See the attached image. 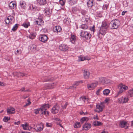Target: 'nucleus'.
Here are the masks:
<instances>
[{
  "label": "nucleus",
  "instance_id": "obj_1",
  "mask_svg": "<svg viewBox=\"0 0 133 133\" xmlns=\"http://www.w3.org/2000/svg\"><path fill=\"white\" fill-rule=\"evenodd\" d=\"M119 91L118 92L116 97H118L119 95L121 94L123 92L127 90L128 87L122 83L119 84L118 86Z\"/></svg>",
  "mask_w": 133,
  "mask_h": 133
},
{
  "label": "nucleus",
  "instance_id": "obj_2",
  "mask_svg": "<svg viewBox=\"0 0 133 133\" xmlns=\"http://www.w3.org/2000/svg\"><path fill=\"white\" fill-rule=\"evenodd\" d=\"M111 29H116L120 25V22L118 19H115L112 20L110 23Z\"/></svg>",
  "mask_w": 133,
  "mask_h": 133
},
{
  "label": "nucleus",
  "instance_id": "obj_3",
  "mask_svg": "<svg viewBox=\"0 0 133 133\" xmlns=\"http://www.w3.org/2000/svg\"><path fill=\"white\" fill-rule=\"evenodd\" d=\"M79 35L81 36L86 39H89L91 37V34L85 30H81Z\"/></svg>",
  "mask_w": 133,
  "mask_h": 133
},
{
  "label": "nucleus",
  "instance_id": "obj_4",
  "mask_svg": "<svg viewBox=\"0 0 133 133\" xmlns=\"http://www.w3.org/2000/svg\"><path fill=\"white\" fill-rule=\"evenodd\" d=\"M46 107L48 108L50 107V106L49 104H45L42 105L40 108L35 109L34 112L35 114H38L39 111H42L44 109H45Z\"/></svg>",
  "mask_w": 133,
  "mask_h": 133
},
{
  "label": "nucleus",
  "instance_id": "obj_5",
  "mask_svg": "<svg viewBox=\"0 0 133 133\" xmlns=\"http://www.w3.org/2000/svg\"><path fill=\"white\" fill-rule=\"evenodd\" d=\"M104 105L103 103H101L99 104H97L96 105V109L95 111L99 113L102 112L103 109Z\"/></svg>",
  "mask_w": 133,
  "mask_h": 133
},
{
  "label": "nucleus",
  "instance_id": "obj_6",
  "mask_svg": "<svg viewBox=\"0 0 133 133\" xmlns=\"http://www.w3.org/2000/svg\"><path fill=\"white\" fill-rule=\"evenodd\" d=\"M60 108L59 105L56 104L54 105L51 110V112L54 114L58 113Z\"/></svg>",
  "mask_w": 133,
  "mask_h": 133
},
{
  "label": "nucleus",
  "instance_id": "obj_7",
  "mask_svg": "<svg viewBox=\"0 0 133 133\" xmlns=\"http://www.w3.org/2000/svg\"><path fill=\"white\" fill-rule=\"evenodd\" d=\"M34 128L37 132L41 131L42 130L43 128V124L42 123L37 124Z\"/></svg>",
  "mask_w": 133,
  "mask_h": 133
},
{
  "label": "nucleus",
  "instance_id": "obj_8",
  "mask_svg": "<svg viewBox=\"0 0 133 133\" xmlns=\"http://www.w3.org/2000/svg\"><path fill=\"white\" fill-rule=\"evenodd\" d=\"M68 46L65 44H61L59 47V50L62 51H65L68 49Z\"/></svg>",
  "mask_w": 133,
  "mask_h": 133
},
{
  "label": "nucleus",
  "instance_id": "obj_9",
  "mask_svg": "<svg viewBox=\"0 0 133 133\" xmlns=\"http://www.w3.org/2000/svg\"><path fill=\"white\" fill-rule=\"evenodd\" d=\"M48 39V37L45 35H41L39 37V40L43 42H45Z\"/></svg>",
  "mask_w": 133,
  "mask_h": 133
},
{
  "label": "nucleus",
  "instance_id": "obj_10",
  "mask_svg": "<svg viewBox=\"0 0 133 133\" xmlns=\"http://www.w3.org/2000/svg\"><path fill=\"white\" fill-rule=\"evenodd\" d=\"M34 23L39 25H43V21L42 19L40 18H38L36 19V21L34 22Z\"/></svg>",
  "mask_w": 133,
  "mask_h": 133
},
{
  "label": "nucleus",
  "instance_id": "obj_11",
  "mask_svg": "<svg viewBox=\"0 0 133 133\" xmlns=\"http://www.w3.org/2000/svg\"><path fill=\"white\" fill-rule=\"evenodd\" d=\"M90 75V73L89 71L86 69L84 70L83 76L85 78H88L89 77Z\"/></svg>",
  "mask_w": 133,
  "mask_h": 133
},
{
  "label": "nucleus",
  "instance_id": "obj_12",
  "mask_svg": "<svg viewBox=\"0 0 133 133\" xmlns=\"http://www.w3.org/2000/svg\"><path fill=\"white\" fill-rule=\"evenodd\" d=\"M108 26V23L105 21H103L102 22V26L101 28L104 29L105 30H107Z\"/></svg>",
  "mask_w": 133,
  "mask_h": 133
},
{
  "label": "nucleus",
  "instance_id": "obj_13",
  "mask_svg": "<svg viewBox=\"0 0 133 133\" xmlns=\"http://www.w3.org/2000/svg\"><path fill=\"white\" fill-rule=\"evenodd\" d=\"M97 85L96 83H92L91 84H88L87 85L88 88L90 90H92L95 88Z\"/></svg>",
  "mask_w": 133,
  "mask_h": 133
},
{
  "label": "nucleus",
  "instance_id": "obj_14",
  "mask_svg": "<svg viewBox=\"0 0 133 133\" xmlns=\"http://www.w3.org/2000/svg\"><path fill=\"white\" fill-rule=\"evenodd\" d=\"M97 79V83L104 84L106 82V78L103 77L98 78Z\"/></svg>",
  "mask_w": 133,
  "mask_h": 133
},
{
  "label": "nucleus",
  "instance_id": "obj_15",
  "mask_svg": "<svg viewBox=\"0 0 133 133\" xmlns=\"http://www.w3.org/2000/svg\"><path fill=\"white\" fill-rule=\"evenodd\" d=\"M81 82V81H76L74 83L72 86L69 87L68 88H67V89H73V88H76V87L79 85V83Z\"/></svg>",
  "mask_w": 133,
  "mask_h": 133
},
{
  "label": "nucleus",
  "instance_id": "obj_16",
  "mask_svg": "<svg viewBox=\"0 0 133 133\" xmlns=\"http://www.w3.org/2000/svg\"><path fill=\"white\" fill-rule=\"evenodd\" d=\"M61 30V28L59 26H56L54 27L53 28V31L57 33L60 32Z\"/></svg>",
  "mask_w": 133,
  "mask_h": 133
},
{
  "label": "nucleus",
  "instance_id": "obj_17",
  "mask_svg": "<svg viewBox=\"0 0 133 133\" xmlns=\"http://www.w3.org/2000/svg\"><path fill=\"white\" fill-rule=\"evenodd\" d=\"M7 113L8 114H11L15 113V109L12 107H10L7 109Z\"/></svg>",
  "mask_w": 133,
  "mask_h": 133
},
{
  "label": "nucleus",
  "instance_id": "obj_18",
  "mask_svg": "<svg viewBox=\"0 0 133 133\" xmlns=\"http://www.w3.org/2000/svg\"><path fill=\"white\" fill-rule=\"evenodd\" d=\"M91 125L89 123H85L83 126V127L84 129L87 130L89 129L91 127Z\"/></svg>",
  "mask_w": 133,
  "mask_h": 133
},
{
  "label": "nucleus",
  "instance_id": "obj_19",
  "mask_svg": "<svg viewBox=\"0 0 133 133\" xmlns=\"http://www.w3.org/2000/svg\"><path fill=\"white\" fill-rule=\"evenodd\" d=\"M9 5L10 9H13L14 8L15 6L16 7V3L14 1H11Z\"/></svg>",
  "mask_w": 133,
  "mask_h": 133
},
{
  "label": "nucleus",
  "instance_id": "obj_20",
  "mask_svg": "<svg viewBox=\"0 0 133 133\" xmlns=\"http://www.w3.org/2000/svg\"><path fill=\"white\" fill-rule=\"evenodd\" d=\"M76 36L74 35H71L70 39V41L72 43L74 44L76 41Z\"/></svg>",
  "mask_w": 133,
  "mask_h": 133
},
{
  "label": "nucleus",
  "instance_id": "obj_21",
  "mask_svg": "<svg viewBox=\"0 0 133 133\" xmlns=\"http://www.w3.org/2000/svg\"><path fill=\"white\" fill-rule=\"evenodd\" d=\"M37 2L40 5H44L46 3V0H37Z\"/></svg>",
  "mask_w": 133,
  "mask_h": 133
},
{
  "label": "nucleus",
  "instance_id": "obj_22",
  "mask_svg": "<svg viewBox=\"0 0 133 133\" xmlns=\"http://www.w3.org/2000/svg\"><path fill=\"white\" fill-rule=\"evenodd\" d=\"M127 122L124 121H121L120 122L119 126L122 127L123 128L127 125Z\"/></svg>",
  "mask_w": 133,
  "mask_h": 133
},
{
  "label": "nucleus",
  "instance_id": "obj_23",
  "mask_svg": "<svg viewBox=\"0 0 133 133\" xmlns=\"http://www.w3.org/2000/svg\"><path fill=\"white\" fill-rule=\"evenodd\" d=\"M37 49V46L35 44H32L30 47V49L32 51L34 52L36 51Z\"/></svg>",
  "mask_w": 133,
  "mask_h": 133
},
{
  "label": "nucleus",
  "instance_id": "obj_24",
  "mask_svg": "<svg viewBox=\"0 0 133 133\" xmlns=\"http://www.w3.org/2000/svg\"><path fill=\"white\" fill-rule=\"evenodd\" d=\"M94 1L93 0H89L87 2V5L89 7H92L93 5Z\"/></svg>",
  "mask_w": 133,
  "mask_h": 133
},
{
  "label": "nucleus",
  "instance_id": "obj_25",
  "mask_svg": "<svg viewBox=\"0 0 133 133\" xmlns=\"http://www.w3.org/2000/svg\"><path fill=\"white\" fill-rule=\"evenodd\" d=\"M44 12L46 15H49L50 14H51L52 12L48 8H45L44 10Z\"/></svg>",
  "mask_w": 133,
  "mask_h": 133
},
{
  "label": "nucleus",
  "instance_id": "obj_26",
  "mask_svg": "<svg viewBox=\"0 0 133 133\" xmlns=\"http://www.w3.org/2000/svg\"><path fill=\"white\" fill-rule=\"evenodd\" d=\"M93 125L95 126H99L102 125V123L100 122L95 121L93 123Z\"/></svg>",
  "mask_w": 133,
  "mask_h": 133
},
{
  "label": "nucleus",
  "instance_id": "obj_27",
  "mask_svg": "<svg viewBox=\"0 0 133 133\" xmlns=\"http://www.w3.org/2000/svg\"><path fill=\"white\" fill-rule=\"evenodd\" d=\"M107 30H105L104 29L101 28L100 30L99 31V34L100 35H102L104 36L105 34V31Z\"/></svg>",
  "mask_w": 133,
  "mask_h": 133
},
{
  "label": "nucleus",
  "instance_id": "obj_28",
  "mask_svg": "<svg viewBox=\"0 0 133 133\" xmlns=\"http://www.w3.org/2000/svg\"><path fill=\"white\" fill-rule=\"evenodd\" d=\"M21 125L23 127V129L25 130H29L28 124L27 123H26L25 124H22Z\"/></svg>",
  "mask_w": 133,
  "mask_h": 133
},
{
  "label": "nucleus",
  "instance_id": "obj_29",
  "mask_svg": "<svg viewBox=\"0 0 133 133\" xmlns=\"http://www.w3.org/2000/svg\"><path fill=\"white\" fill-rule=\"evenodd\" d=\"M110 92V90L108 89H105L103 91V94L104 95L107 96L109 95Z\"/></svg>",
  "mask_w": 133,
  "mask_h": 133
},
{
  "label": "nucleus",
  "instance_id": "obj_30",
  "mask_svg": "<svg viewBox=\"0 0 133 133\" xmlns=\"http://www.w3.org/2000/svg\"><path fill=\"white\" fill-rule=\"evenodd\" d=\"M55 85V84L54 83L49 84H47L46 85V86L48 87L47 89H50L54 87V86Z\"/></svg>",
  "mask_w": 133,
  "mask_h": 133
},
{
  "label": "nucleus",
  "instance_id": "obj_31",
  "mask_svg": "<svg viewBox=\"0 0 133 133\" xmlns=\"http://www.w3.org/2000/svg\"><path fill=\"white\" fill-rule=\"evenodd\" d=\"M36 33H34L30 34L29 35V37L31 39H33L35 38L36 36Z\"/></svg>",
  "mask_w": 133,
  "mask_h": 133
},
{
  "label": "nucleus",
  "instance_id": "obj_32",
  "mask_svg": "<svg viewBox=\"0 0 133 133\" xmlns=\"http://www.w3.org/2000/svg\"><path fill=\"white\" fill-rule=\"evenodd\" d=\"M88 120V118L87 117H83L81 119L80 121L81 123H83L84 122H87Z\"/></svg>",
  "mask_w": 133,
  "mask_h": 133
},
{
  "label": "nucleus",
  "instance_id": "obj_33",
  "mask_svg": "<svg viewBox=\"0 0 133 133\" xmlns=\"http://www.w3.org/2000/svg\"><path fill=\"white\" fill-rule=\"evenodd\" d=\"M20 6L22 8L24 9L26 6V5L24 2L21 1L20 2Z\"/></svg>",
  "mask_w": 133,
  "mask_h": 133
},
{
  "label": "nucleus",
  "instance_id": "obj_34",
  "mask_svg": "<svg viewBox=\"0 0 133 133\" xmlns=\"http://www.w3.org/2000/svg\"><path fill=\"white\" fill-rule=\"evenodd\" d=\"M123 103H125L128 102L129 100V98L128 97L126 96L125 97H123Z\"/></svg>",
  "mask_w": 133,
  "mask_h": 133
},
{
  "label": "nucleus",
  "instance_id": "obj_35",
  "mask_svg": "<svg viewBox=\"0 0 133 133\" xmlns=\"http://www.w3.org/2000/svg\"><path fill=\"white\" fill-rule=\"evenodd\" d=\"M80 28L83 29H86L88 28V26L86 24H83L81 26Z\"/></svg>",
  "mask_w": 133,
  "mask_h": 133
},
{
  "label": "nucleus",
  "instance_id": "obj_36",
  "mask_svg": "<svg viewBox=\"0 0 133 133\" xmlns=\"http://www.w3.org/2000/svg\"><path fill=\"white\" fill-rule=\"evenodd\" d=\"M49 108L46 107V109H44V111L42 112L41 113L42 114H43L45 115L46 116H47L49 114V112L48 111H46V110L47 108Z\"/></svg>",
  "mask_w": 133,
  "mask_h": 133
},
{
  "label": "nucleus",
  "instance_id": "obj_37",
  "mask_svg": "<svg viewBox=\"0 0 133 133\" xmlns=\"http://www.w3.org/2000/svg\"><path fill=\"white\" fill-rule=\"evenodd\" d=\"M81 126V124L79 122H76L74 125V127L76 128H79Z\"/></svg>",
  "mask_w": 133,
  "mask_h": 133
},
{
  "label": "nucleus",
  "instance_id": "obj_38",
  "mask_svg": "<svg viewBox=\"0 0 133 133\" xmlns=\"http://www.w3.org/2000/svg\"><path fill=\"white\" fill-rule=\"evenodd\" d=\"M81 98L83 101L85 103H88V98H86L85 97H81Z\"/></svg>",
  "mask_w": 133,
  "mask_h": 133
},
{
  "label": "nucleus",
  "instance_id": "obj_39",
  "mask_svg": "<svg viewBox=\"0 0 133 133\" xmlns=\"http://www.w3.org/2000/svg\"><path fill=\"white\" fill-rule=\"evenodd\" d=\"M86 59L85 58V57H82L81 56H80L78 57V61H83Z\"/></svg>",
  "mask_w": 133,
  "mask_h": 133
},
{
  "label": "nucleus",
  "instance_id": "obj_40",
  "mask_svg": "<svg viewBox=\"0 0 133 133\" xmlns=\"http://www.w3.org/2000/svg\"><path fill=\"white\" fill-rule=\"evenodd\" d=\"M128 95L130 97L133 96V89L132 90L129 91L128 92Z\"/></svg>",
  "mask_w": 133,
  "mask_h": 133
},
{
  "label": "nucleus",
  "instance_id": "obj_41",
  "mask_svg": "<svg viewBox=\"0 0 133 133\" xmlns=\"http://www.w3.org/2000/svg\"><path fill=\"white\" fill-rule=\"evenodd\" d=\"M18 26V24H16L13 26L12 29V30L13 31H15L17 29Z\"/></svg>",
  "mask_w": 133,
  "mask_h": 133
},
{
  "label": "nucleus",
  "instance_id": "obj_42",
  "mask_svg": "<svg viewBox=\"0 0 133 133\" xmlns=\"http://www.w3.org/2000/svg\"><path fill=\"white\" fill-rule=\"evenodd\" d=\"M30 23L29 22H28L27 23H23L22 25L25 28H28L29 26H30Z\"/></svg>",
  "mask_w": 133,
  "mask_h": 133
},
{
  "label": "nucleus",
  "instance_id": "obj_43",
  "mask_svg": "<svg viewBox=\"0 0 133 133\" xmlns=\"http://www.w3.org/2000/svg\"><path fill=\"white\" fill-rule=\"evenodd\" d=\"M14 75L18 77H21V72H15L14 73Z\"/></svg>",
  "mask_w": 133,
  "mask_h": 133
},
{
  "label": "nucleus",
  "instance_id": "obj_44",
  "mask_svg": "<svg viewBox=\"0 0 133 133\" xmlns=\"http://www.w3.org/2000/svg\"><path fill=\"white\" fill-rule=\"evenodd\" d=\"M65 2V0H60L59 2L60 4L62 6L64 5Z\"/></svg>",
  "mask_w": 133,
  "mask_h": 133
},
{
  "label": "nucleus",
  "instance_id": "obj_45",
  "mask_svg": "<svg viewBox=\"0 0 133 133\" xmlns=\"http://www.w3.org/2000/svg\"><path fill=\"white\" fill-rule=\"evenodd\" d=\"M117 101L119 103H123V97L119 98L117 100Z\"/></svg>",
  "mask_w": 133,
  "mask_h": 133
},
{
  "label": "nucleus",
  "instance_id": "obj_46",
  "mask_svg": "<svg viewBox=\"0 0 133 133\" xmlns=\"http://www.w3.org/2000/svg\"><path fill=\"white\" fill-rule=\"evenodd\" d=\"M9 20L10 22V23H11V21L13 19L14 17L11 16H8L7 18Z\"/></svg>",
  "mask_w": 133,
  "mask_h": 133
},
{
  "label": "nucleus",
  "instance_id": "obj_47",
  "mask_svg": "<svg viewBox=\"0 0 133 133\" xmlns=\"http://www.w3.org/2000/svg\"><path fill=\"white\" fill-rule=\"evenodd\" d=\"M72 11L74 13H76L78 11L77 8L75 7H73L72 8Z\"/></svg>",
  "mask_w": 133,
  "mask_h": 133
},
{
  "label": "nucleus",
  "instance_id": "obj_48",
  "mask_svg": "<svg viewBox=\"0 0 133 133\" xmlns=\"http://www.w3.org/2000/svg\"><path fill=\"white\" fill-rule=\"evenodd\" d=\"M10 118L9 117H5L3 119V121H4L6 122H7L9 119Z\"/></svg>",
  "mask_w": 133,
  "mask_h": 133
},
{
  "label": "nucleus",
  "instance_id": "obj_49",
  "mask_svg": "<svg viewBox=\"0 0 133 133\" xmlns=\"http://www.w3.org/2000/svg\"><path fill=\"white\" fill-rule=\"evenodd\" d=\"M102 87H100L96 91V94L97 95H99V92L102 90Z\"/></svg>",
  "mask_w": 133,
  "mask_h": 133
},
{
  "label": "nucleus",
  "instance_id": "obj_50",
  "mask_svg": "<svg viewBox=\"0 0 133 133\" xmlns=\"http://www.w3.org/2000/svg\"><path fill=\"white\" fill-rule=\"evenodd\" d=\"M22 53L21 50H17L16 52H15L16 54H21Z\"/></svg>",
  "mask_w": 133,
  "mask_h": 133
},
{
  "label": "nucleus",
  "instance_id": "obj_51",
  "mask_svg": "<svg viewBox=\"0 0 133 133\" xmlns=\"http://www.w3.org/2000/svg\"><path fill=\"white\" fill-rule=\"evenodd\" d=\"M46 125L47 127H51L52 126V124L51 123H46Z\"/></svg>",
  "mask_w": 133,
  "mask_h": 133
},
{
  "label": "nucleus",
  "instance_id": "obj_52",
  "mask_svg": "<svg viewBox=\"0 0 133 133\" xmlns=\"http://www.w3.org/2000/svg\"><path fill=\"white\" fill-rule=\"evenodd\" d=\"M106 82L105 83V84H108V83H111V81L109 79H106Z\"/></svg>",
  "mask_w": 133,
  "mask_h": 133
},
{
  "label": "nucleus",
  "instance_id": "obj_53",
  "mask_svg": "<svg viewBox=\"0 0 133 133\" xmlns=\"http://www.w3.org/2000/svg\"><path fill=\"white\" fill-rule=\"evenodd\" d=\"M20 90L21 91H24L25 92H26L28 91L27 90H25V88L23 87Z\"/></svg>",
  "mask_w": 133,
  "mask_h": 133
},
{
  "label": "nucleus",
  "instance_id": "obj_54",
  "mask_svg": "<svg viewBox=\"0 0 133 133\" xmlns=\"http://www.w3.org/2000/svg\"><path fill=\"white\" fill-rule=\"evenodd\" d=\"M68 104L66 102L64 105L62 106V108L64 109H65L66 108V107L67 106Z\"/></svg>",
  "mask_w": 133,
  "mask_h": 133
},
{
  "label": "nucleus",
  "instance_id": "obj_55",
  "mask_svg": "<svg viewBox=\"0 0 133 133\" xmlns=\"http://www.w3.org/2000/svg\"><path fill=\"white\" fill-rule=\"evenodd\" d=\"M5 22L6 23L8 24H9L10 22V21L7 18L5 20Z\"/></svg>",
  "mask_w": 133,
  "mask_h": 133
},
{
  "label": "nucleus",
  "instance_id": "obj_56",
  "mask_svg": "<svg viewBox=\"0 0 133 133\" xmlns=\"http://www.w3.org/2000/svg\"><path fill=\"white\" fill-rule=\"evenodd\" d=\"M90 30L91 31H93L94 32L95 31V26H93L90 28Z\"/></svg>",
  "mask_w": 133,
  "mask_h": 133
},
{
  "label": "nucleus",
  "instance_id": "obj_57",
  "mask_svg": "<svg viewBox=\"0 0 133 133\" xmlns=\"http://www.w3.org/2000/svg\"><path fill=\"white\" fill-rule=\"evenodd\" d=\"M28 103H26V104L24 105V107H26L28 105H29L31 103V102L29 101V99L28 100Z\"/></svg>",
  "mask_w": 133,
  "mask_h": 133
},
{
  "label": "nucleus",
  "instance_id": "obj_58",
  "mask_svg": "<svg viewBox=\"0 0 133 133\" xmlns=\"http://www.w3.org/2000/svg\"><path fill=\"white\" fill-rule=\"evenodd\" d=\"M27 76V75L25 74V73H21V76Z\"/></svg>",
  "mask_w": 133,
  "mask_h": 133
},
{
  "label": "nucleus",
  "instance_id": "obj_59",
  "mask_svg": "<svg viewBox=\"0 0 133 133\" xmlns=\"http://www.w3.org/2000/svg\"><path fill=\"white\" fill-rule=\"evenodd\" d=\"M20 121H19L17 122H15L14 123V124L15 125H18L20 124Z\"/></svg>",
  "mask_w": 133,
  "mask_h": 133
},
{
  "label": "nucleus",
  "instance_id": "obj_60",
  "mask_svg": "<svg viewBox=\"0 0 133 133\" xmlns=\"http://www.w3.org/2000/svg\"><path fill=\"white\" fill-rule=\"evenodd\" d=\"M52 80V79H50V78H48V79H46L44 81L45 82H47L48 81H49L50 80Z\"/></svg>",
  "mask_w": 133,
  "mask_h": 133
},
{
  "label": "nucleus",
  "instance_id": "obj_61",
  "mask_svg": "<svg viewBox=\"0 0 133 133\" xmlns=\"http://www.w3.org/2000/svg\"><path fill=\"white\" fill-rule=\"evenodd\" d=\"M127 12V11H123L122 13V15H124L125 12Z\"/></svg>",
  "mask_w": 133,
  "mask_h": 133
},
{
  "label": "nucleus",
  "instance_id": "obj_62",
  "mask_svg": "<svg viewBox=\"0 0 133 133\" xmlns=\"http://www.w3.org/2000/svg\"><path fill=\"white\" fill-rule=\"evenodd\" d=\"M94 119H97V120H98L99 118L97 116H96V117H94L93 118Z\"/></svg>",
  "mask_w": 133,
  "mask_h": 133
},
{
  "label": "nucleus",
  "instance_id": "obj_63",
  "mask_svg": "<svg viewBox=\"0 0 133 133\" xmlns=\"http://www.w3.org/2000/svg\"><path fill=\"white\" fill-rule=\"evenodd\" d=\"M109 101V99L108 98H106L105 101H104L105 103Z\"/></svg>",
  "mask_w": 133,
  "mask_h": 133
},
{
  "label": "nucleus",
  "instance_id": "obj_64",
  "mask_svg": "<svg viewBox=\"0 0 133 133\" xmlns=\"http://www.w3.org/2000/svg\"><path fill=\"white\" fill-rule=\"evenodd\" d=\"M28 97V96H25L24 95L23 96V98L24 99H25L26 98Z\"/></svg>",
  "mask_w": 133,
  "mask_h": 133
}]
</instances>
